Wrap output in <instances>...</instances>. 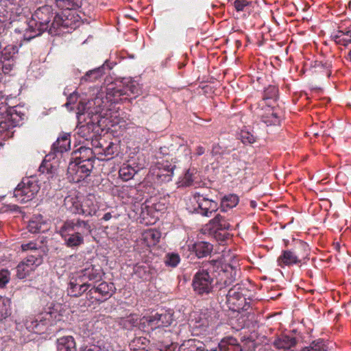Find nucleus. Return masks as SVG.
Returning <instances> with one entry per match:
<instances>
[{
  "instance_id": "8fccbe9b",
  "label": "nucleus",
  "mask_w": 351,
  "mask_h": 351,
  "mask_svg": "<svg viewBox=\"0 0 351 351\" xmlns=\"http://www.w3.org/2000/svg\"><path fill=\"white\" fill-rule=\"evenodd\" d=\"M39 247V245L35 241H29L26 243H23L21 245V250L23 252L36 250Z\"/></svg>"
},
{
  "instance_id": "4c0bfd02",
  "label": "nucleus",
  "mask_w": 351,
  "mask_h": 351,
  "mask_svg": "<svg viewBox=\"0 0 351 351\" xmlns=\"http://www.w3.org/2000/svg\"><path fill=\"white\" fill-rule=\"evenodd\" d=\"M197 170L195 168L189 169L184 173V176L180 181V185L182 186H191L194 181V176L196 174Z\"/></svg>"
},
{
  "instance_id": "6e6d98bb",
  "label": "nucleus",
  "mask_w": 351,
  "mask_h": 351,
  "mask_svg": "<svg viewBox=\"0 0 351 351\" xmlns=\"http://www.w3.org/2000/svg\"><path fill=\"white\" fill-rule=\"evenodd\" d=\"M45 169L47 170L46 173H47V175H48L47 178L48 179L50 178H52L53 177V173L51 169H49L48 165L45 166V165H44L43 163L40 166V167H39V171L40 172H42L43 173H45Z\"/></svg>"
},
{
  "instance_id": "7c9ffc66",
  "label": "nucleus",
  "mask_w": 351,
  "mask_h": 351,
  "mask_svg": "<svg viewBox=\"0 0 351 351\" xmlns=\"http://www.w3.org/2000/svg\"><path fill=\"white\" fill-rule=\"evenodd\" d=\"M160 328L169 326L173 321V313L171 311H161L155 313Z\"/></svg>"
},
{
  "instance_id": "6ab92c4d",
  "label": "nucleus",
  "mask_w": 351,
  "mask_h": 351,
  "mask_svg": "<svg viewBox=\"0 0 351 351\" xmlns=\"http://www.w3.org/2000/svg\"><path fill=\"white\" fill-rule=\"evenodd\" d=\"M70 146V134L69 133H64L58 137L56 141L52 145L51 152L49 155H47V156H51L52 155L56 156L58 154H62V153L69 150Z\"/></svg>"
},
{
  "instance_id": "9b49d317",
  "label": "nucleus",
  "mask_w": 351,
  "mask_h": 351,
  "mask_svg": "<svg viewBox=\"0 0 351 351\" xmlns=\"http://www.w3.org/2000/svg\"><path fill=\"white\" fill-rule=\"evenodd\" d=\"M241 287L237 285L231 288L226 295V302L230 309L233 311L247 310L245 298L239 291Z\"/></svg>"
},
{
  "instance_id": "20e7f679",
  "label": "nucleus",
  "mask_w": 351,
  "mask_h": 351,
  "mask_svg": "<svg viewBox=\"0 0 351 351\" xmlns=\"http://www.w3.org/2000/svg\"><path fill=\"white\" fill-rule=\"evenodd\" d=\"M82 0H56V5L61 10H64L62 14H56L53 21L51 35H57L60 34L61 28H73L75 25V17L73 13V10H75L81 7Z\"/></svg>"
},
{
  "instance_id": "4d7b16f0",
  "label": "nucleus",
  "mask_w": 351,
  "mask_h": 351,
  "mask_svg": "<svg viewBox=\"0 0 351 351\" xmlns=\"http://www.w3.org/2000/svg\"><path fill=\"white\" fill-rule=\"evenodd\" d=\"M317 66H320L322 68L327 69V73H326L327 76L329 77L331 73H330V71L329 69H330V68H331L332 65H331V63L330 62H328V61H326L324 62H320L317 64Z\"/></svg>"
},
{
  "instance_id": "bb28decb",
  "label": "nucleus",
  "mask_w": 351,
  "mask_h": 351,
  "mask_svg": "<svg viewBox=\"0 0 351 351\" xmlns=\"http://www.w3.org/2000/svg\"><path fill=\"white\" fill-rule=\"evenodd\" d=\"M139 324L142 330L147 332L160 328L155 313L143 317L140 320Z\"/></svg>"
},
{
  "instance_id": "f03ea898",
  "label": "nucleus",
  "mask_w": 351,
  "mask_h": 351,
  "mask_svg": "<svg viewBox=\"0 0 351 351\" xmlns=\"http://www.w3.org/2000/svg\"><path fill=\"white\" fill-rule=\"evenodd\" d=\"M102 104V99L98 97L86 103H79L77 117L80 129L87 128L93 130L95 125H99L101 119L104 117Z\"/></svg>"
},
{
  "instance_id": "f257e3e1",
  "label": "nucleus",
  "mask_w": 351,
  "mask_h": 351,
  "mask_svg": "<svg viewBox=\"0 0 351 351\" xmlns=\"http://www.w3.org/2000/svg\"><path fill=\"white\" fill-rule=\"evenodd\" d=\"M55 17L51 6L45 5L36 9L32 16V19L27 23L25 29L24 38L29 40L43 32L48 31L51 35L53 21Z\"/></svg>"
},
{
  "instance_id": "393cba45",
  "label": "nucleus",
  "mask_w": 351,
  "mask_h": 351,
  "mask_svg": "<svg viewBox=\"0 0 351 351\" xmlns=\"http://www.w3.org/2000/svg\"><path fill=\"white\" fill-rule=\"evenodd\" d=\"M57 351H75L76 344L72 336L60 337L56 341Z\"/></svg>"
},
{
  "instance_id": "58836bf2",
  "label": "nucleus",
  "mask_w": 351,
  "mask_h": 351,
  "mask_svg": "<svg viewBox=\"0 0 351 351\" xmlns=\"http://www.w3.org/2000/svg\"><path fill=\"white\" fill-rule=\"evenodd\" d=\"M164 262L168 267H176L180 262V256L178 253L169 252L165 255Z\"/></svg>"
},
{
  "instance_id": "423d86ee",
  "label": "nucleus",
  "mask_w": 351,
  "mask_h": 351,
  "mask_svg": "<svg viewBox=\"0 0 351 351\" xmlns=\"http://www.w3.org/2000/svg\"><path fill=\"white\" fill-rule=\"evenodd\" d=\"M308 246L306 243L300 242L298 247L292 250H284L278 258V265L282 267L300 263L302 259L306 258L308 254Z\"/></svg>"
},
{
  "instance_id": "5701e85b",
  "label": "nucleus",
  "mask_w": 351,
  "mask_h": 351,
  "mask_svg": "<svg viewBox=\"0 0 351 351\" xmlns=\"http://www.w3.org/2000/svg\"><path fill=\"white\" fill-rule=\"evenodd\" d=\"M207 226L208 230L215 233L219 230H228L231 228L229 222L220 214L216 215L213 219L210 220Z\"/></svg>"
},
{
  "instance_id": "7ed1b4c3",
  "label": "nucleus",
  "mask_w": 351,
  "mask_h": 351,
  "mask_svg": "<svg viewBox=\"0 0 351 351\" xmlns=\"http://www.w3.org/2000/svg\"><path fill=\"white\" fill-rule=\"evenodd\" d=\"M88 221L77 219L66 220L60 229V234L69 247H77L84 243V237L90 233Z\"/></svg>"
},
{
  "instance_id": "f704fd0d",
  "label": "nucleus",
  "mask_w": 351,
  "mask_h": 351,
  "mask_svg": "<svg viewBox=\"0 0 351 351\" xmlns=\"http://www.w3.org/2000/svg\"><path fill=\"white\" fill-rule=\"evenodd\" d=\"M84 215L92 216L95 215L98 209L97 204L94 201V197L89 195L88 196L82 203Z\"/></svg>"
},
{
  "instance_id": "de8ad7c7",
  "label": "nucleus",
  "mask_w": 351,
  "mask_h": 351,
  "mask_svg": "<svg viewBox=\"0 0 351 351\" xmlns=\"http://www.w3.org/2000/svg\"><path fill=\"white\" fill-rule=\"evenodd\" d=\"M346 36L341 37V38L333 39L336 43L342 45L344 46H347L349 43H351V30L346 31Z\"/></svg>"
},
{
  "instance_id": "72a5a7b5",
  "label": "nucleus",
  "mask_w": 351,
  "mask_h": 351,
  "mask_svg": "<svg viewBox=\"0 0 351 351\" xmlns=\"http://www.w3.org/2000/svg\"><path fill=\"white\" fill-rule=\"evenodd\" d=\"M139 169L137 166L132 167L128 164H123L119 171V177L124 181L130 180Z\"/></svg>"
},
{
  "instance_id": "2f4dec72",
  "label": "nucleus",
  "mask_w": 351,
  "mask_h": 351,
  "mask_svg": "<svg viewBox=\"0 0 351 351\" xmlns=\"http://www.w3.org/2000/svg\"><path fill=\"white\" fill-rule=\"evenodd\" d=\"M160 233L156 230H148L142 235V239L148 247L156 245L160 240Z\"/></svg>"
},
{
  "instance_id": "f8f14e48",
  "label": "nucleus",
  "mask_w": 351,
  "mask_h": 351,
  "mask_svg": "<svg viewBox=\"0 0 351 351\" xmlns=\"http://www.w3.org/2000/svg\"><path fill=\"white\" fill-rule=\"evenodd\" d=\"M217 276V283L223 284L225 287L232 285L239 276L236 267L228 264H221L219 261V267L216 271Z\"/></svg>"
},
{
  "instance_id": "680f3d73",
  "label": "nucleus",
  "mask_w": 351,
  "mask_h": 351,
  "mask_svg": "<svg viewBox=\"0 0 351 351\" xmlns=\"http://www.w3.org/2000/svg\"><path fill=\"white\" fill-rule=\"evenodd\" d=\"M112 218V215L110 213H106L102 217V219L104 221H108Z\"/></svg>"
},
{
  "instance_id": "c03bdc74",
  "label": "nucleus",
  "mask_w": 351,
  "mask_h": 351,
  "mask_svg": "<svg viewBox=\"0 0 351 351\" xmlns=\"http://www.w3.org/2000/svg\"><path fill=\"white\" fill-rule=\"evenodd\" d=\"M278 88L274 85H269L264 91L263 99L276 101L278 98Z\"/></svg>"
},
{
  "instance_id": "37998d69",
  "label": "nucleus",
  "mask_w": 351,
  "mask_h": 351,
  "mask_svg": "<svg viewBox=\"0 0 351 351\" xmlns=\"http://www.w3.org/2000/svg\"><path fill=\"white\" fill-rule=\"evenodd\" d=\"M134 274L143 280H147L150 277L149 268L145 265H136L134 268Z\"/></svg>"
},
{
  "instance_id": "39448f33",
  "label": "nucleus",
  "mask_w": 351,
  "mask_h": 351,
  "mask_svg": "<svg viewBox=\"0 0 351 351\" xmlns=\"http://www.w3.org/2000/svg\"><path fill=\"white\" fill-rule=\"evenodd\" d=\"M219 261H212L204 264L193 277V287L195 293L203 295L210 293L214 287V279L217 278L216 271Z\"/></svg>"
},
{
  "instance_id": "09e8293b",
  "label": "nucleus",
  "mask_w": 351,
  "mask_h": 351,
  "mask_svg": "<svg viewBox=\"0 0 351 351\" xmlns=\"http://www.w3.org/2000/svg\"><path fill=\"white\" fill-rule=\"evenodd\" d=\"M70 209L73 213L84 215L82 203L74 201L72 202V206Z\"/></svg>"
},
{
  "instance_id": "b1692460",
  "label": "nucleus",
  "mask_w": 351,
  "mask_h": 351,
  "mask_svg": "<svg viewBox=\"0 0 351 351\" xmlns=\"http://www.w3.org/2000/svg\"><path fill=\"white\" fill-rule=\"evenodd\" d=\"M139 92L140 90L138 85L134 82L132 81L129 82L123 88L117 86L111 89L113 97H119L124 95H130V93L132 95H138Z\"/></svg>"
},
{
  "instance_id": "0e129e2a",
  "label": "nucleus",
  "mask_w": 351,
  "mask_h": 351,
  "mask_svg": "<svg viewBox=\"0 0 351 351\" xmlns=\"http://www.w3.org/2000/svg\"><path fill=\"white\" fill-rule=\"evenodd\" d=\"M143 341H146V339H141V338H139V339H137L136 340V341L137 343H139L140 341H142V343H144Z\"/></svg>"
},
{
  "instance_id": "f3484780",
  "label": "nucleus",
  "mask_w": 351,
  "mask_h": 351,
  "mask_svg": "<svg viewBox=\"0 0 351 351\" xmlns=\"http://www.w3.org/2000/svg\"><path fill=\"white\" fill-rule=\"evenodd\" d=\"M90 285L86 284L82 278L77 274L75 276L71 278L68 288V295L71 297H80L88 291Z\"/></svg>"
},
{
  "instance_id": "a878e982",
  "label": "nucleus",
  "mask_w": 351,
  "mask_h": 351,
  "mask_svg": "<svg viewBox=\"0 0 351 351\" xmlns=\"http://www.w3.org/2000/svg\"><path fill=\"white\" fill-rule=\"evenodd\" d=\"M220 351H242L237 339L227 337L221 339L218 345Z\"/></svg>"
},
{
  "instance_id": "c85d7f7f",
  "label": "nucleus",
  "mask_w": 351,
  "mask_h": 351,
  "mask_svg": "<svg viewBox=\"0 0 351 351\" xmlns=\"http://www.w3.org/2000/svg\"><path fill=\"white\" fill-rule=\"evenodd\" d=\"M27 230L32 233H39L47 230V224L43 221L41 217H33L27 225Z\"/></svg>"
},
{
  "instance_id": "bf43d9fd",
  "label": "nucleus",
  "mask_w": 351,
  "mask_h": 351,
  "mask_svg": "<svg viewBox=\"0 0 351 351\" xmlns=\"http://www.w3.org/2000/svg\"><path fill=\"white\" fill-rule=\"evenodd\" d=\"M346 32L343 31V30H338L335 34H334L332 37L333 39H338V38H341V37H343V36H346Z\"/></svg>"
},
{
  "instance_id": "e433bc0d",
  "label": "nucleus",
  "mask_w": 351,
  "mask_h": 351,
  "mask_svg": "<svg viewBox=\"0 0 351 351\" xmlns=\"http://www.w3.org/2000/svg\"><path fill=\"white\" fill-rule=\"evenodd\" d=\"M17 53L18 47L16 45H7L1 51V60H0V61L4 62L5 60H10L14 58Z\"/></svg>"
},
{
  "instance_id": "864d4df0",
  "label": "nucleus",
  "mask_w": 351,
  "mask_h": 351,
  "mask_svg": "<svg viewBox=\"0 0 351 351\" xmlns=\"http://www.w3.org/2000/svg\"><path fill=\"white\" fill-rule=\"evenodd\" d=\"M210 314H211V312H210ZM215 316L212 317L211 315L206 317V314H202L200 319L202 320V326H209L212 324V323L214 321Z\"/></svg>"
},
{
  "instance_id": "473e14b6",
  "label": "nucleus",
  "mask_w": 351,
  "mask_h": 351,
  "mask_svg": "<svg viewBox=\"0 0 351 351\" xmlns=\"http://www.w3.org/2000/svg\"><path fill=\"white\" fill-rule=\"evenodd\" d=\"M193 249L198 258H203L210 254L213 245L208 242L199 241L194 244Z\"/></svg>"
},
{
  "instance_id": "ea45409f",
  "label": "nucleus",
  "mask_w": 351,
  "mask_h": 351,
  "mask_svg": "<svg viewBox=\"0 0 351 351\" xmlns=\"http://www.w3.org/2000/svg\"><path fill=\"white\" fill-rule=\"evenodd\" d=\"M99 144V146L97 145V147L100 148L101 150L99 151L98 154L106 156L108 157V159L111 158L116 151L115 145L113 143L110 142L108 144L106 147H104L101 143Z\"/></svg>"
},
{
  "instance_id": "aec40b11",
  "label": "nucleus",
  "mask_w": 351,
  "mask_h": 351,
  "mask_svg": "<svg viewBox=\"0 0 351 351\" xmlns=\"http://www.w3.org/2000/svg\"><path fill=\"white\" fill-rule=\"evenodd\" d=\"M158 171L156 176L161 182H168L171 180L173 176V171L176 168L174 164L168 161L158 162L157 165Z\"/></svg>"
},
{
  "instance_id": "a18cd8bd",
  "label": "nucleus",
  "mask_w": 351,
  "mask_h": 351,
  "mask_svg": "<svg viewBox=\"0 0 351 351\" xmlns=\"http://www.w3.org/2000/svg\"><path fill=\"white\" fill-rule=\"evenodd\" d=\"M241 139L243 143L252 144L256 141V136L248 131L242 130L241 132Z\"/></svg>"
},
{
  "instance_id": "9d476101",
  "label": "nucleus",
  "mask_w": 351,
  "mask_h": 351,
  "mask_svg": "<svg viewBox=\"0 0 351 351\" xmlns=\"http://www.w3.org/2000/svg\"><path fill=\"white\" fill-rule=\"evenodd\" d=\"M84 165L75 161H71L67 169V178L70 182L78 183L90 176L93 169V164L86 162Z\"/></svg>"
},
{
  "instance_id": "052dcab7",
  "label": "nucleus",
  "mask_w": 351,
  "mask_h": 351,
  "mask_svg": "<svg viewBox=\"0 0 351 351\" xmlns=\"http://www.w3.org/2000/svg\"><path fill=\"white\" fill-rule=\"evenodd\" d=\"M204 148L202 146H198L196 149V154L197 156H202L204 153Z\"/></svg>"
},
{
  "instance_id": "4be33fe9",
  "label": "nucleus",
  "mask_w": 351,
  "mask_h": 351,
  "mask_svg": "<svg viewBox=\"0 0 351 351\" xmlns=\"http://www.w3.org/2000/svg\"><path fill=\"white\" fill-rule=\"evenodd\" d=\"M106 69L108 70L111 69V66L108 65V61H106L101 66L87 71L81 77L80 82H93L97 80L104 75Z\"/></svg>"
},
{
  "instance_id": "a211bd4d",
  "label": "nucleus",
  "mask_w": 351,
  "mask_h": 351,
  "mask_svg": "<svg viewBox=\"0 0 351 351\" xmlns=\"http://www.w3.org/2000/svg\"><path fill=\"white\" fill-rule=\"evenodd\" d=\"M294 334H281L273 341V346L278 350L286 351L294 348L298 343Z\"/></svg>"
},
{
  "instance_id": "4468645a",
  "label": "nucleus",
  "mask_w": 351,
  "mask_h": 351,
  "mask_svg": "<svg viewBox=\"0 0 351 351\" xmlns=\"http://www.w3.org/2000/svg\"><path fill=\"white\" fill-rule=\"evenodd\" d=\"M0 109L3 110L2 117L0 119V132H8L19 123L18 114L13 108H9L3 105Z\"/></svg>"
},
{
  "instance_id": "c9c22d12",
  "label": "nucleus",
  "mask_w": 351,
  "mask_h": 351,
  "mask_svg": "<svg viewBox=\"0 0 351 351\" xmlns=\"http://www.w3.org/2000/svg\"><path fill=\"white\" fill-rule=\"evenodd\" d=\"M11 301L9 298L0 296V319L11 315Z\"/></svg>"
},
{
  "instance_id": "69168bd1",
  "label": "nucleus",
  "mask_w": 351,
  "mask_h": 351,
  "mask_svg": "<svg viewBox=\"0 0 351 351\" xmlns=\"http://www.w3.org/2000/svg\"><path fill=\"white\" fill-rule=\"evenodd\" d=\"M348 56H349L350 60H351V51L349 52Z\"/></svg>"
},
{
  "instance_id": "13d9d810",
  "label": "nucleus",
  "mask_w": 351,
  "mask_h": 351,
  "mask_svg": "<svg viewBox=\"0 0 351 351\" xmlns=\"http://www.w3.org/2000/svg\"><path fill=\"white\" fill-rule=\"evenodd\" d=\"M84 351H108L105 347H101L97 345H91L89 347H86Z\"/></svg>"
},
{
  "instance_id": "5fc2aeb1",
  "label": "nucleus",
  "mask_w": 351,
  "mask_h": 351,
  "mask_svg": "<svg viewBox=\"0 0 351 351\" xmlns=\"http://www.w3.org/2000/svg\"><path fill=\"white\" fill-rule=\"evenodd\" d=\"M77 99V95L75 92H73L69 95V96L67 97V101L64 104V106L66 108H69V106L71 104H74Z\"/></svg>"
},
{
  "instance_id": "0eeeda50",
  "label": "nucleus",
  "mask_w": 351,
  "mask_h": 351,
  "mask_svg": "<svg viewBox=\"0 0 351 351\" xmlns=\"http://www.w3.org/2000/svg\"><path fill=\"white\" fill-rule=\"evenodd\" d=\"M40 189L36 180L26 178L18 184L14 191V197L20 203H26L33 199Z\"/></svg>"
},
{
  "instance_id": "412c9836",
  "label": "nucleus",
  "mask_w": 351,
  "mask_h": 351,
  "mask_svg": "<svg viewBox=\"0 0 351 351\" xmlns=\"http://www.w3.org/2000/svg\"><path fill=\"white\" fill-rule=\"evenodd\" d=\"M73 161L87 165L86 162L93 164L95 156L92 149L86 147H80L73 152Z\"/></svg>"
},
{
  "instance_id": "3c124183",
  "label": "nucleus",
  "mask_w": 351,
  "mask_h": 351,
  "mask_svg": "<svg viewBox=\"0 0 351 351\" xmlns=\"http://www.w3.org/2000/svg\"><path fill=\"white\" fill-rule=\"evenodd\" d=\"M250 5V1L247 0H236L234 3V8L237 12L243 11L245 8Z\"/></svg>"
},
{
  "instance_id": "49530a36",
  "label": "nucleus",
  "mask_w": 351,
  "mask_h": 351,
  "mask_svg": "<svg viewBox=\"0 0 351 351\" xmlns=\"http://www.w3.org/2000/svg\"><path fill=\"white\" fill-rule=\"evenodd\" d=\"M262 120L267 125H276L279 123V119L277 117V114L274 112H271V114L266 116H263Z\"/></svg>"
},
{
  "instance_id": "6e6552de",
  "label": "nucleus",
  "mask_w": 351,
  "mask_h": 351,
  "mask_svg": "<svg viewBox=\"0 0 351 351\" xmlns=\"http://www.w3.org/2000/svg\"><path fill=\"white\" fill-rule=\"evenodd\" d=\"M114 290L112 283L103 281L97 285H93L86 292V298L91 302H104L114 294Z\"/></svg>"
},
{
  "instance_id": "c756f323",
  "label": "nucleus",
  "mask_w": 351,
  "mask_h": 351,
  "mask_svg": "<svg viewBox=\"0 0 351 351\" xmlns=\"http://www.w3.org/2000/svg\"><path fill=\"white\" fill-rule=\"evenodd\" d=\"M239 197L235 194L224 195L221 199L220 208L223 212L235 207L239 203Z\"/></svg>"
},
{
  "instance_id": "79ce46f5",
  "label": "nucleus",
  "mask_w": 351,
  "mask_h": 351,
  "mask_svg": "<svg viewBox=\"0 0 351 351\" xmlns=\"http://www.w3.org/2000/svg\"><path fill=\"white\" fill-rule=\"evenodd\" d=\"M300 351H328V350L322 340H317L313 341L309 346L304 347Z\"/></svg>"
},
{
  "instance_id": "2eb2a0df",
  "label": "nucleus",
  "mask_w": 351,
  "mask_h": 351,
  "mask_svg": "<svg viewBox=\"0 0 351 351\" xmlns=\"http://www.w3.org/2000/svg\"><path fill=\"white\" fill-rule=\"evenodd\" d=\"M41 263V258L29 256L21 261L16 267V276L24 279Z\"/></svg>"
},
{
  "instance_id": "cd10ccee",
  "label": "nucleus",
  "mask_w": 351,
  "mask_h": 351,
  "mask_svg": "<svg viewBox=\"0 0 351 351\" xmlns=\"http://www.w3.org/2000/svg\"><path fill=\"white\" fill-rule=\"evenodd\" d=\"M178 351H205L204 343L197 339L184 341L179 347Z\"/></svg>"
},
{
  "instance_id": "dca6fc26",
  "label": "nucleus",
  "mask_w": 351,
  "mask_h": 351,
  "mask_svg": "<svg viewBox=\"0 0 351 351\" xmlns=\"http://www.w3.org/2000/svg\"><path fill=\"white\" fill-rule=\"evenodd\" d=\"M77 274L91 287L102 280L104 273L99 265H90L78 271Z\"/></svg>"
},
{
  "instance_id": "603ef678",
  "label": "nucleus",
  "mask_w": 351,
  "mask_h": 351,
  "mask_svg": "<svg viewBox=\"0 0 351 351\" xmlns=\"http://www.w3.org/2000/svg\"><path fill=\"white\" fill-rule=\"evenodd\" d=\"M10 280V272L3 269L0 271V287H4Z\"/></svg>"
},
{
  "instance_id": "ddd939ff",
  "label": "nucleus",
  "mask_w": 351,
  "mask_h": 351,
  "mask_svg": "<svg viewBox=\"0 0 351 351\" xmlns=\"http://www.w3.org/2000/svg\"><path fill=\"white\" fill-rule=\"evenodd\" d=\"M193 199L197 204L196 211L205 217H210L211 214L219 209L218 204L212 199H210L203 195L195 193Z\"/></svg>"
},
{
  "instance_id": "1a4fd4ad",
  "label": "nucleus",
  "mask_w": 351,
  "mask_h": 351,
  "mask_svg": "<svg viewBox=\"0 0 351 351\" xmlns=\"http://www.w3.org/2000/svg\"><path fill=\"white\" fill-rule=\"evenodd\" d=\"M57 316L59 315L56 311L49 308V311L41 313L35 319L27 320V328L36 333L42 332L43 326L55 324Z\"/></svg>"
},
{
  "instance_id": "e2e57ef3",
  "label": "nucleus",
  "mask_w": 351,
  "mask_h": 351,
  "mask_svg": "<svg viewBox=\"0 0 351 351\" xmlns=\"http://www.w3.org/2000/svg\"><path fill=\"white\" fill-rule=\"evenodd\" d=\"M250 206L252 207V208H256V203L255 201H251L250 202Z\"/></svg>"
},
{
  "instance_id": "a19ab883",
  "label": "nucleus",
  "mask_w": 351,
  "mask_h": 351,
  "mask_svg": "<svg viewBox=\"0 0 351 351\" xmlns=\"http://www.w3.org/2000/svg\"><path fill=\"white\" fill-rule=\"evenodd\" d=\"M138 323V317L136 315H130L129 316L121 318L120 324L125 329L130 330L135 326Z\"/></svg>"
}]
</instances>
